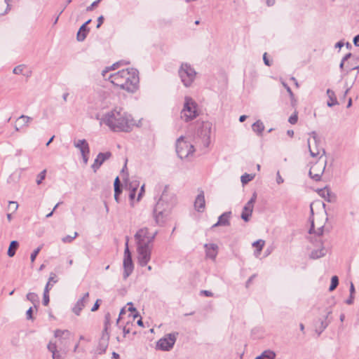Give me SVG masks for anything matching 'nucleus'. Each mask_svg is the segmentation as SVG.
I'll list each match as a JSON object with an SVG mask.
<instances>
[{
  "label": "nucleus",
  "instance_id": "obj_1",
  "mask_svg": "<svg viewBox=\"0 0 359 359\" xmlns=\"http://www.w3.org/2000/svg\"><path fill=\"white\" fill-rule=\"evenodd\" d=\"M102 123L113 132L128 133L135 126L133 116L120 107H116L104 114L100 119V124Z\"/></svg>",
  "mask_w": 359,
  "mask_h": 359
},
{
  "label": "nucleus",
  "instance_id": "obj_49",
  "mask_svg": "<svg viewBox=\"0 0 359 359\" xmlns=\"http://www.w3.org/2000/svg\"><path fill=\"white\" fill-rule=\"evenodd\" d=\"M18 208V204L15 201H10L9 202V209L12 210L13 212L16 211Z\"/></svg>",
  "mask_w": 359,
  "mask_h": 359
},
{
  "label": "nucleus",
  "instance_id": "obj_29",
  "mask_svg": "<svg viewBox=\"0 0 359 359\" xmlns=\"http://www.w3.org/2000/svg\"><path fill=\"white\" fill-rule=\"evenodd\" d=\"M74 146L79 149V151L81 152L82 150L84 149V147H89L88 143L85 139L83 140H79L78 141L74 142Z\"/></svg>",
  "mask_w": 359,
  "mask_h": 359
},
{
  "label": "nucleus",
  "instance_id": "obj_48",
  "mask_svg": "<svg viewBox=\"0 0 359 359\" xmlns=\"http://www.w3.org/2000/svg\"><path fill=\"white\" fill-rule=\"evenodd\" d=\"M351 57V53H348L346 54L342 59L341 63H340V65H339V67L340 69H343L344 65H345V62Z\"/></svg>",
  "mask_w": 359,
  "mask_h": 359
},
{
  "label": "nucleus",
  "instance_id": "obj_58",
  "mask_svg": "<svg viewBox=\"0 0 359 359\" xmlns=\"http://www.w3.org/2000/svg\"><path fill=\"white\" fill-rule=\"evenodd\" d=\"M100 301V299H97L96 301V302L95 303L94 306L91 309L92 311H97L98 309V308L100 306V304H99V302Z\"/></svg>",
  "mask_w": 359,
  "mask_h": 359
},
{
  "label": "nucleus",
  "instance_id": "obj_59",
  "mask_svg": "<svg viewBox=\"0 0 359 359\" xmlns=\"http://www.w3.org/2000/svg\"><path fill=\"white\" fill-rule=\"evenodd\" d=\"M201 293H203L206 297H212L213 296L212 292L209 290H202Z\"/></svg>",
  "mask_w": 359,
  "mask_h": 359
},
{
  "label": "nucleus",
  "instance_id": "obj_39",
  "mask_svg": "<svg viewBox=\"0 0 359 359\" xmlns=\"http://www.w3.org/2000/svg\"><path fill=\"white\" fill-rule=\"evenodd\" d=\"M265 241L264 240L259 239L252 243V246L255 247L258 249V251H262L263 247L264 246Z\"/></svg>",
  "mask_w": 359,
  "mask_h": 359
},
{
  "label": "nucleus",
  "instance_id": "obj_36",
  "mask_svg": "<svg viewBox=\"0 0 359 359\" xmlns=\"http://www.w3.org/2000/svg\"><path fill=\"white\" fill-rule=\"evenodd\" d=\"M78 236V233L74 232L73 236H66L62 238V241L65 243H72Z\"/></svg>",
  "mask_w": 359,
  "mask_h": 359
},
{
  "label": "nucleus",
  "instance_id": "obj_46",
  "mask_svg": "<svg viewBox=\"0 0 359 359\" xmlns=\"http://www.w3.org/2000/svg\"><path fill=\"white\" fill-rule=\"evenodd\" d=\"M330 321L327 322L325 320H322L320 323V332H318V336L321 334V333L330 324Z\"/></svg>",
  "mask_w": 359,
  "mask_h": 359
},
{
  "label": "nucleus",
  "instance_id": "obj_55",
  "mask_svg": "<svg viewBox=\"0 0 359 359\" xmlns=\"http://www.w3.org/2000/svg\"><path fill=\"white\" fill-rule=\"evenodd\" d=\"M81 154L82 156H88L89 154H90V148H89V147H84V149L81 151Z\"/></svg>",
  "mask_w": 359,
  "mask_h": 359
},
{
  "label": "nucleus",
  "instance_id": "obj_44",
  "mask_svg": "<svg viewBox=\"0 0 359 359\" xmlns=\"http://www.w3.org/2000/svg\"><path fill=\"white\" fill-rule=\"evenodd\" d=\"M41 248H42V246H39L32 252V253L31 254V256H30V259H31L32 262H34L35 261L36 257L38 255V254L39 253V252L41 251Z\"/></svg>",
  "mask_w": 359,
  "mask_h": 359
},
{
  "label": "nucleus",
  "instance_id": "obj_38",
  "mask_svg": "<svg viewBox=\"0 0 359 359\" xmlns=\"http://www.w3.org/2000/svg\"><path fill=\"white\" fill-rule=\"evenodd\" d=\"M122 63V62H116L114 63L113 65H111V67H107L105 69H104L102 72V74L104 77H106L107 76V73L109 71V70H114L116 69V67H118Z\"/></svg>",
  "mask_w": 359,
  "mask_h": 359
},
{
  "label": "nucleus",
  "instance_id": "obj_26",
  "mask_svg": "<svg viewBox=\"0 0 359 359\" xmlns=\"http://www.w3.org/2000/svg\"><path fill=\"white\" fill-rule=\"evenodd\" d=\"M276 358V353L271 350H266L262 353L256 357L255 359H274Z\"/></svg>",
  "mask_w": 359,
  "mask_h": 359
},
{
  "label": "nucleus",
  "instance_id": "obj_11",
  "mask_svg": "<svg viewBox=\"0 0 359 359\" xmlns=\"http://www.w3.org/2000/svg\"><path fill=\"white\" fill-rule=\"evenodd\" d=\"M326 163V158L321 160V157H320L319 160L311 167L309 175L313 180L315 181H319L320 180L325 171Z\"/></svg>",
  "mask_w": 359,
  "mask_h": 359
},
{
  "label": "nucleus",
  "instance_id": "obj_10",
  "mask_svg": "<svg viewBox=\"0 0 359 359\" xmlns=\"http://www.w3.org/2000/svg\"><path fill=\"white\" fill-rule=\"evenodd\" d=\"M123 278L126 279L133 272L134 266L132 261L131 253L128 248V238H126V248L123 257Z\"/></svg>",
  "mask_w": 359,
  "mask_h": 359
},
{
  "label": "nucleus",
  "instance_id": "obj_13",
  "mask_svg": "<svg viewBox=\"0 0 359 359\" xmlns=\"http://www.w3.org/2000/svg\"><path fill=\"white\" fill-rule=\"evenodd\" d=\"M110 313H107L104 316V327L102 332V335L101 338V341L100 342V346L101 347L102 351H105L107 347L108 340L109 339V334L108 332V330L110 327Z\"/></svg>",
  "mask_w": 359,
  "mask_h": 359
},
{
  "label": "nucleus",
  "instance_id": "obj_28",
  "mask_svg": "<svg viewBox=\"0 0 359 359\" xmlns=\"http://www.w3.org/2000/svg\"><path fill=\"white\" fill-rule=\"evenodd\" d=\"M323 231H324V225H320L316 230L315 229V222H314V221L311 222V226L309 229V233H313L316 234L318 236H320L323 235Z\"/></svg>",
  "mask_w": 359,
  "mask_h": 359
},
{
  "label": "nucleus",
  "instance_id": "obj_40",
  "mask_svg": "<svg viewBox=\"0 0 359 359\" xmlns=\"http://www.w3.org/2000/svg\"><path fill=\"white\" fill-rule=\"evenodd\" d=\"M46 175V170H42L36 177V184L38 185L41 184L42 181L45 179Z\"/></svg>",
  "mask_w": 359,
  "mask_h": 359
},
{
  "label": "nucleus",
  "instance_id": "obj_18",
  "mask_svg": "<svg viewBox=\"0 0 359 359\" xmlns=\"http://www.w3.org/2000/svg\"><path fill=\"white\" fill-rule=\"evenodd\" d=\"M89 293L86 292L83 296L79 299L74 306L72 309V311L76 315L79 316L82 309L85 307L86 304L88 302Z\"/></svg>",
  "mask_w": 359,
  "mask_h": 359
},
{
  "label": "nucleus",
  "instance_id": "obj_32",
  "mask_svg": "<svg viewBox=\"0 0 359 359\" xmlns=\"http://www.w3.org/2000/svg\"><path fill=\"white\" fill-rule=\"evenodd\" d=\"M255 175L245 173L241 177V181L243 185L248 184L249 182L252 180L255 177Z\"/></svg>",
  "mask_w": 359,
  "mask_h": 359
},
{
  "label": "nucleus",
  "instance_id": "obj_20",
  "mask_svg": "<svg viewBox=\"0 0 359 359\" xmlns=\"http://www.w3.org/2000/svg\"><path fill=\"white\" fill-rule=\"evenodd\" d=\"M205 207V196L203 191L198 194L194 202L195 209L200 212H203Z\"/></svg>",
  "mask_w": 359,
  "mask_h": 359
},
{
  "label": "nucleus",
  "instance_id": "obj_61",
  "mask_svg": "<svg viewBox=\"0 0 359 359\" xmlns=\"http://www.w3.org/2000/svg\"><path fill=\"white\" fill-rule=\"evenodd\" d=\"M353 299H354V297H353V295H351V294H350V297H349L348 299H346V303L347 304H349V305H350V304H353Z\"/></svg>",
  "mask_w": 359,
  "mask_h": 359
},
{
  "label": "nucleus",
  "instance_id": "obj_54",
  "mask_svg": "<svg viewBox=\"0 0 359 359\" xmlns=\"http://www.w3.org/2000/svg\"><path fill=\"white\" fill-rule=\"evenodd\" d=\"M144 193V184H143L141 187L140 191V192L138 194V196H137V201H139L141 199V198L143 196Z\"/></svg>",
  "mask_w": 359,
  "mask_h": 359
},
{
  "label": "nucleus",
  "instance_id": "obj_33",
  "mask_svg": "<svg viewBox=\"0 0 359 359\" xmlns=\"http://www.w3.org/2000/svg\"><path fill=\"white\" fill-rule=\"evenodd\" d=\"M27 299L30 301L35 306L36 304H39V297L38 295L34 292H29L27 294Z\"/></svg>",
  "mask_w": 359,
  "mask_h": 359
},
{
  "label": "nucleus",
  "instance_id": "obj_62",
  "mask_svg": "<svg viewBox=\"0 0 359 359\" xmlns=\"http://www.w3.org/2000/svg\"><path fill=\"white\" fill-rule=\"evenodd\" d=\"M358 41H359V34L356 35L354 38H353V43L355 46H359L358 45Z\"/></svg>",
  "mask_w": 359,
  "mask_h": 359
},
{
  "label": "nucleus",
  "instance_id": "obj_14",
  "mask_svg": "<svg viewBox=\"0 0 359 359\" xmlns=\"http://www.w3.org/2000/svg\"><path fill=\"white\" fill-rule=\"evenodd\" d=\"M256 200H257V193L254 192L252 194L251 198L243 207V212L241 214V218L244 221H245V222L249 221L250 217L252 215V213L253 211V208H254V204L256 202Z\"/></svg>",
  "mask_w": 359,
  "mask_h": 359
},
{
  "label": "nucleus",
  "instance_id": "obj_6",
  "mask_svg": "<svg viewBox=\"0 0 359 359\" xmlns=\"http://www.w3.org/2000/svg\"><path fill=\"white\" fill-rule=\"evenodd\" d=\"M195 149L194 145L183 136L180 137L176 142V152L181 158H187L192 156Z\"/></svg>",
  "mask_w": 359,
  "mask_h": 359
},
{
  "label": "nucleus",
  "instance_id": "obj_31",
  "mask_svg": "<svg viewBox=\"0 0 359 359\" xmlns=\"http://www.w3.org/2000/svg\"><path fill=\"white\" fill-rule=\"evenodd\" d=\"M138 185H139V184L137 182H133L130 185V188L131 189V191L129 194V197L131 201L135 198V193H136Z\"/></svg>",
  "mask_w": 359,
  "mask_h": 359
},
{
  "label": "nucleus",
  "instance_id": "obj_24",
  "mask_svg": "<svg viewBox=\"0 0 359 359\" xmlns=\"http://www.w3.org/2000/svg\"><path fill=\"white\" fill-rule=\"evenodd\" d=\"M252 130L257 133V135L262 136L264 130V125L260 120L257 121L252 126Z\"/></svg>",
  "mask_w": 359,
  "mask_h": 359
},
{
  "label": "nucleus",
  "instance_id": "obj_37",
  "mask_svg": "<svg viewBox=\"0 0 359 359\" xmlns=\"http://www.w3.org/2000/svg\"><path fill=\"white\" fill-rule=\"evenodd\" d=\"M338 284H339L338 277L337 276H332V279H331V284H330L329 290L333 291L334 290H335V288L337 287Z\"/></svg>",
  "mask_w": 359,
  "mask_h": 359
},
{
  "label": "nucleus",
  "instance_id": "obj_8",
  "mask_svg": "<svg viewBox=\"0 0 359 359\" xmlns=\"http://www.w3.org/2000/svg\"><path fill=\"white\" fill-rule=\"evenodd\" d=\"M310 137L307 140L308 147L309 149L310 154L313 157L320 156L321 160L325 158L323 156L325 151L323 149L318 147L319 139L317 133L315 131L309 133Z\"/></svg>",
  "mask_w": 359,
  "mask_h": 359
},
{
  "label": "nucleus",
  "instance_id": "obj_17",
  "mask_svg": "<svg viewBox=\"0 0 359 359\" xmlns=\"http://www.w3.org/2000/svg\"><path fill=\"white\" fill-rule=\"evenodd\" d=\"M111 156V152L107 151L105 153H100L97 156L96 158L94 161L93 164L92 165V168L94 172H96L97 169L102 165V164L107 159H109Z\"/></svg>",
  "mask_w": 359,
  "mask_h": 359
},
{
  "label": "nucleus",
  "instance_id": "obj_47",
  "mask_svg": "<svg viewBox=\"0 0 359 359\" xmlns=\"http://www.w3.org/2000/svg\"><path fill=\"white\" fill-rule=\"evenodd\" d=\"M297 121L298 116L297 112H294L293 114H292L288 119L289 123L291 124H295L297 122Z\"/></svg>",
  "mask_w": 359,
  "mask_h": 359
},
{
  "label": "nucleus",
  "instance_id": "obj_21",
  "mask_svg": "<svg viewBox=\"0 0 359 359\" xmlns=\"http://www.w3.org/2000/svg\"><path fill=\"white\" fill-rule=\"evenodd\" d=\"M91 22V20H87L84 24H83L79 28L77 34L76 39L78 41H83L88 34L90 29L87 27V25Z\"/></svg>",
  "mask_w": 359,
  "mask_h": 359
},
{
  "label": "nucleus",
  "instance_id": "obj_41",
  "mask_svg": "<svg viewBox=\"0 0 359 359\" xmlns=\"http://www.w3.org/2000/svg\"><path fill=\"white\" fill-rule=\"evenodd\" d=\"M12 0H4L3 2V5L6 6L5 9L0 8V15H4L7 13L8 10H10V3Z\"/></svg>",
  "mask_w": 359,
  "mask_h": 359
},
{
  "label": "nucleus",
  "instance_id": "obj_34",
  "mask_svg": "<svg viewBox=\"0 0 359 359\" xmlns=\"http://www.w3.org/2000/svg\"><path fill=\"white\" fill-rule=\"evenodd\" d=\"M32 118L28 116L22 115L18 118V121L22 123V126H28Z\"/></svg>",
  "mask_w": 359,
  "mask_h": 359
},
{
  "label": "nucleus",
  "instance_id": "obj_63",
  "mask_svg": "<svg viewBox=\"0 0 359 359\" xmlns=\"http://www.w3.org/2000/svg\"><path fill=\"white\" fill-rule=\"evenodd\" d=\"M346 67L347 68V72H350L351 70H354V69H358L359 68V66H355V67H349L348 65L346 66Z\"/></svg>",
  "mask_w": 359,
  "mask_h": 359
},
{
  "label": "nucleus",
  "instance_id": "obj_64",
  "mask_svg": "<svg viewBox=\"0 0 359 359\" xmlns=\"http://www.w3.org/2000/svg\"><path fill=\"white\" fill-rule=\"evenodd\" d=\"M128 305L129 306L128 307V311H131V312H135L136 311V309L135 308H134L133 306V304L132 303H128Z\"/></svg>",
  "mask_w": 359,
  "mask_h": 359
},
{
  "label": "nucleus",
  "instance_id": "obj_5",
  "mask_svg": "<svg viewBox=\"0 0 359 359\" xmlns=\"http://www.w3.org/2000/svg\"><path fill=\"white\" fill-rule=\"evenodd\" d=\"M197 104L190 97H185L181 118L186 122L193 120L198 116Z\"/></svg>",
  "mask_w": 359,
  "mask_h": 359
},
{
  "label": "nucleus",
  "instance_id": "obj_35",
  "mask_svg": "<svg viewBox=\"0 0 359 359\" xmlns=\"http://www.w3.org/2000/svg\"><path fill=\"white\" fill-rule=\"evenodd\" d=\"M318 193L322 197L325 198L327 201H330V199L329 198L330 195V192L328 189L324 188V189H320Z\"/></svg>",
  "mask_w": 359,
  "mask_h": 359
},
{
  "label": "nucleus",
  "instance_id": "obj_56",
  "mask_svg": "<svg viewBox=\"0 0 359 359\" xmlns=\"http://www.w3.org/2000/svg\"><path fill=\"white\" fill-rule=\"evenodd\" d=\"M27 319H32V308L30 307L26 313Z\"/></svg>",
  "mask_w": 359,
  "mask_h": 359
},
{
  "label": "nucleus",
  "instance_id": "obj_19",
  "mask_svg": "<svg viewBox=\"0 0 359 359\" xmlns=\"http://www.w3.org/2000/svg\"><path fill=\"white\" fill-rule=\"evenodd\" d=\"M205 256L207 258L215 260L218 253V245L215 243L205 244Z\"/></svg>",
  "mask_w": 359,
  "mask_h": 359
},
{
  "label": "nucleus",
  "instance_id": "obj_52",
  "mask_svg": "<svg viewBox=\"0 0 359 359\" xmlns=\"http://www.w3.org/2000/svg\"><path fill=\"white\" fill-rule=\"evenodd\" d=\"M123 334H124V337H126V335L127 334H129L130 332V325H126L123 327Z\"/></svg>",
  "mask_w": 359,
  "mask_h": 359
},
{
  "label": "nucleus",
  "instance_id": "obj_15",
  "mask_svg": "<svg viewBox=\"0 0 359 359\" xmlns=\"http://www.w3.org/2000/svg\"><path fill=\"white\" fill-rule=\"evenodd\" d=\"M48 351L52 353L53 359H65L67 355V350L65 348L57 349V344L50 341L47 346Z\"/></svg>",
  "mask_w": 359,
  "mask_h": 359
},
{
  "label": "nucleus",
  "instance_id": "obj_53",
  "mask_svg": "<svg viewBox=\"0 0 359 359\" xmlns=\"http://www.w3.org/2000/svg\"><path fill=\"white\" fill-rule=\"evenodd\" d=\"M98 5V1H94L91 4V5H90L89 6H88L86 8V11H91L95 7H96Z\"/></svg>",
  "mask_w": 359,
  "mask_h": 359
},
{
  "label": "nucleus",
  "instance_id": "obj_3",
  "mask_svg": "<svg viewBox=\"0 0 359 359\" xmlns=\"http://www.w3.org/2000/svg\"><path fill=\"white\" fill-rule=\"evenodd\" d=\"M108 79L114 86L130 93L135 92L138 88V72L135 69H126L109 75Z\"/></svg>",
  "mask_w": 359,
  "mask_h": 359
},
{
  "label": "nucleus",
  "instance_id": "obj_57",
  "mask_svg": "<svg viewBox=\"0 0 359 359\" xmlns=\"http://www.w3.org/2000/svg\"><path fill=\"white\" fill-rule=\"evenodd\" d=\"M103 21H104V17L102 15L100 16L97 18V28H99L102 25V24L103 23Z\"/></svg>",
  "mask_w": 359,
  "mask_h": 359
},
{
  "label": "nucleus",
  "instance_id": "obj_2",
  "mask_svg": "<svg viewBox=\"0 0 359 359\" xmlns=\"http://www.w3.org/2000/svg\"><path fill=\"white\" fill-rule=\"evenodd\" d=\"M157 231L151 234L146 227L139 229L135 234L137 245V262L141 266H145L151 259L152 243Z\"/></svg>",
  "mask_w": 359,
  "mask_h": 359
},
{
  "label": "nucleus",
  "instance_id": "obj_12",
  "mask_svg": "<svg viewBox=\"0 0 359 359\" xmlns=\"http://www.w3.org/2000/svg\"><path fill=\"white\" fill-rule=\"evenodd\" d=\"M212 126V125L210 122H203L201 129L198 131L203 139V144L205 147H208L210 144Z\"/></svg>",
  "mask_w": 359,
  "mask_h": 359
},
{
  "label": "nucleus",
  "instance_id": "obj_43",
  "mask_svg": "<svg viewBox=\"0 0 359 359\" xmlns=\"http://www.w3.org/2000/svg\"><path fill=\"white\" fill-rule=\"evenodd\" d=\"M57 282V280L56 279V275L54 273H51L50 276L49 277L48 281L47 284H49V288L50 290L53 286L54 283H56Z\"/></svg>",
  "mask_w": 359,
  "mask_h": 359
},
{
  "label": "nucleus",
  "instance_id": "obj_60",
  "mask_svg": "<svg viewBox=\"0 0 359 359\" xmlns=\"http://www.w3.org/2000/svg\"><path fill=\"white\" fill-rule=\"evenodd\" d=\"M263 60H264V64L266 65H267V66H270L271 65V63H270L269 60L266 57V53L264 54Z\"/></svg>",
  "mask_w": 359,
  "mask_h": 359
},
{
  "label": "nucleus",
  "instance_id": "obj_51",
  "mask_svg": "<svg viewBox=\"0 0 359 359\" xmlns=\"http://www.w3.org/2000/svg\"><path fill=\"white\" fill-rule=\"evenodd\" d=\"M276 182L278 184H280L284 182L283 178L280 176V172L278 171L276 173Z\"/></svg>",
  "mask_w": 359,
  "mask_h": 359
},
{
  "label": "nucleus",
  "instance_id": "obj_45",
  "mask_svg": "<svg viewBox=\"0 0 359 359\" xmlns=\"http://www.w3.org/2000/svg\"><path fill=\"white\" fill-rule=\"evenodd\" d=\"M121 186L114 187V198L117 203L119 202L118 196L121 193Z\"/></svg>",
  "mask_w": 359,
  "mask_h": 359
},
{
  "label": "nucleus",
  "instance_id": "obj_25",
  "mask_svg": "<svg viewBox=\"0 0 359 359\" xmlns=\"http://www.w3.org/2000/svg\"><path fill=\"white\" fill-rule=\"evenodd\" d=\"M327 95L329 97V100L327 101V106L332 107L338 104L337 97L335 96L334 92L330 89L327 90Z\"/></svg>",
  "mask_w": 359,
  "mask_h": 359
},
{
  "label": "nucleus",
  "instance_id": "obj_7",
  "mask_svg": "<svg viewBox=\"0 0 359 359\" xmlns=\"http://www.w3.org/2000/svg\"><path fill=\"white\" fill-rule=\"evenodd\" d=\"M196 75V71L190 65L187 63L181 65L179 69V76L184 86L189 87L195 80Z\"/></svg>",
  "mask_w": 359,
  "mask_h": 359
},
{
  "label": "nucleus",
  "instance_id": "obj_9",
  "mask_svg": "<svg viewBox=\"0 0 359 359\" xmlns=\"http://www.w3.org/2000/svg\"><path fill=\"white\" fill-rule=\"evenodd\" d=\"M177 335V332L165 334L163 338H161L157 341L156 348L163 351H168L171 350L175 345Z\"/></svg>",
  "mask_w": 359,
  "mask_h": 359
},
{
  "label": "nucleus",
  "instance_id": "obj_30",
  "mask_svg": "<svg viewBox=\"0 0 359 359\" xmlns=\"http://www.w3.org/2000/svg\"><path fill=\"white\" fill-rule=\"evenodd\" d=\"M50 288H49V284H46L44 292H43V304L44 306H47L49 303V292Z\"/></svg>",
  "mask_w": 359,
  "mask_h": 359
},
{
  "label": "nucleus",
  "instance_id": "obj_4",
  "mask_svg": "<svg viewBox=\"0 0 359 359\" xmlns=\"http://www.w3.org/2000/svg\"><path fill=\"white\" fill-rule=\"evenodd\" d=\"M176 203L175 195L170 192L168 188L165 187L153 210V215L156 224H161L164 222L165 218L170 214Z\"/></svg>",
  "mask_w": 359,
  "mask_h": 359
},
{
  "label": "nucleus",
  "instance_id": "obj_27",
  "mask_svg": "<svg viewBox=\"0 0 359 359\" xmlns=\"http://www.w3.org/2000/svg\"><path fill=\"white\" fill-rule=\"evenodd\" d=\"M19 246V243L17 241H13L11 242L7 254L8 257H12L15 255L16 250Z\"/></svg>",
  "mask_w": 359,
  "mask_h": 359
},
{
  "label": "nucleus",
  "instance_id": "obj_22",
  "mask_svg": "<svg viewBox=\"0 0 359 359\" xmlns=\"http://www.w3.org/2000/svg\"><path fill=\"white\" fill-rule=\"evenodd\" d=\"M231 212H225L223 214H222L219 217L217 222L213 224L212 226V228L213 229L219 226H229L230 224L229 219L231 217Z\"/></svg>",
  "mask_w": 359,
  "mask_h": 359
},
{
  "label": "nucleus",
  "instance_id": "obj_50",
  "mask_svg": "<svg viewBox=\"0 0 359 359\" xmlns=\"http://www.w3.org/2000/svg\"><path fill=\"white\" fill-rule=\"evenodd\" d=\"M282 83L284 88L286 89L287 92L289 93L290 97L292 99L294 97V93H292L290 87L288 86V85L285 82H282Z\"/></svg>",
  "mask_w": 359,
  "mask_h": 359
},
{
  "label": "nucleus",
  "instance_id": "obj_23",
  "mask_svg": "<svg viewBox=\"0 0 359 359\" xmlns=\"http://www.w3.org/2000/svg\"><path fill=\"white\" fill-rule=\"evenodd\" d=\"M54 336L60 341L61 344H63L66 343L65 341L69 339L71 332L67 330H56Z\"/></svg>",
  "mask_w": 359,
  "mask_h": 359
},
{
  "label": "nucleus",
  "instance_id": "obj_42",
  "mask_svg": "<svg viewBox=\"0 0 359 359\" xmlns=\"http://www.w3.org/2000/svg\"><path fill=\"white\" fill-rule=\"evenodd\" d=\"M25 69V66L24 65H18L17 67H15L13 70V72L15 74H23V75H25L24 74V69Z\"/></svg>",
  "mask_w": 359,
  "mask_h": 359
},
{
  "label": "nucleus",
  "instance_id": "obj_16",
  "mask_svg": "<svg viewBox=\"0 0 359 359\" xmlns=\"http://www.w3.org/2000/svg\"><path fill=\"white\" fill-rule=\"evenodd\" d=\"M318 245L316 249H313L310 253V258L313 259H319L324 257L327 253L326 248L323 246L321 240L318 241Z\"/></svg>",
  "mask_w": 359,
  "mask_h": 359
}]
</instances>
